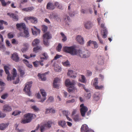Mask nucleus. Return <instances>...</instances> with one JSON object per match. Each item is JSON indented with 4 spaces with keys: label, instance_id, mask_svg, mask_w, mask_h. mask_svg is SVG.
I'll return each mask as SVG.
<instances>
[{
    "label": "nucleus",
    "instance_id": "nucleus-1",
    "mask_svg": "<svg viewBox=\"0 0 132 132\" xmlns=\"http://www.w3.org/2000/svg\"><path fill=\"white\" fill-rule=\"evenodd\" d=\"M74 84V82H70L69 79H67L65 80V85L67 87H69L68 89V91L70 93H75L77 92V89L73 86Z\"/></svg>",
    "mask_w": 132,
    "mask_h": 132
},
{
    "label": "nucleus",
    "instance_id": "nucleus-2",
    "mask_svg": "<svg viewBox=\"0 0 132 132\" xmlns=\"http://www.w3.org/2000/svg\"><path fill=\"white\" fill-rule=\"evenodd\" d=\"M76 55L79 56L82 58H87L89 57L90 55V52L87 50H80L76 49Z\"/></svg>",
    "mask_w": 132,
    "mask_h": 132
},
{
    "label": "nucleus",
    "instance_id": "nucleus-3",
    "mask_svg": "<svg viewBox=\"0 0 132 132\" xmlns=\"http://www.w3.org/2000/svg\"><path fill=\"white\" fill-rule=\"evenodd\" d=\"M63 50L65 52L68 53L72 55H76V49L73 46H65L63 48Z\"/></svg>",
    "mask_w": 132,
    "mask_h": 132
},
{
    "label": "nucleus",
    "instance_id": "nucleus-4",
    "mask_svg": "<svg viewBox=\"0 0 132 132\" xmlns=\"http://www.w3.org/2000/svg\"><path fill=\"white\" fill-rule=\"evenodd\" d=\"M43 41L44 44L46 46H48L49 45L48 39L51 38V37L50 33L47 32L43 35Z\"/></svg>",
    "mask_w": 132,
    "mask_h": 132
},
{
    "label": "nucleus",
    "instance_id": "nucleus-5",
    "mask_svg": "<svg viewBox=\"0 0 132 132\" xmlns=\"http://www.w3.org/2000/svg\"><path fill=\"white\" fill-rule=\"evenodd\" d=\"M40 92L42 97H41V95L39 93H38L37 94V98L40 99L39 102L43 103L46 99V94L45 90L44 89H40Z\"/></svg>",
    "mask_w": 132,
    "mask_h": 132
},
{
    "label": "nucleus",
    "instance_id": "nucleus-6",
    "mask_svg": "<svg viewBox=\"0 0 132 132\" xmlns=\"http://www.w3.org/2000/svg\"><path fill=\"white\" fill-rule=\"evenodd\" d=\"M32 82L30 81L26 83L23 89L24 91L26 92L27 95L30 96L31 94L30 89L32 86Z\"/></svg>",
    "mask_w": 132,
    "mask_h": 132
},
{
    "label": "nucleus",
    "instance_id": "nucleus-7",
    "mask_svg": "<svg viewBox=\"0 0 132 132\" xmlns=\"http://www.w3.org/2000/svg\"><path fill=\"white\" fill-rule=\"evenodd\" d=\"M53 122L51 121H48L47 123H45L43 125L41 126L40 130L41 132H43L45 129H49L51 127Z\"/></svg>",
    "mask_w": 132,
    "mask_h": 132
},
{
    "label": "nucleus",
    "instance_id": "nucleus-8",
    "mask_svg": "<svg viewBox=\"0 0 132 132\" xmlns=\"http://www.w3.org/2000/svg\"><path fill=\"white\" fill-rule=\"evenodd\" d=\"M80 112L81 115L83 117L85 116V113L87 111L88 109L86 106H84L83 104L80 105Z\"/></svg>",
    "mask_w": 132,
    "mask_h": 132
},
{
    "label": "nucleus",
    "instance_id": "nucleus-9",
    "mask_svg": "<svg viewBox=\"0 0 132 132\" xmlns=\"http://www.w3.org/2000/svg\"><path fill=\"white\" fill-rule=\"evenodd\" d=\"M24 118L29 120L30 122L33 119L36 117V116L35 114L30 113H26L24 115Z\"/></svg>",
    "mask_w": 132,
    "mask_h": 132
},
{
    "label": "nucleus",
    "instance_id": "nucleus-10",
    "mask_svg": "<svg viewBox=\"0 0 132 132\" xmlns=\"http://www.w3.org/2000/svg\"><path fill=\"white\" fill-rule=\"evenodd\" d=\"M81 130L82 132H94L89 129L88 126L85 124L82 125Z\"/></svg>",
    "mask_w": 132,
    "mask_h": 132
},
{
    "label": "nucleus",
    "instance_id": "nucleus-11",
    "mask_svg": "<svg viewBox=\"0 0 132 132\" xmlns=\"http://www.w3.org/2000/svg\"><path fill=\"white\" fill-rule=\"evenodd\" d=\"M24 20L26 21L30 20L32 23H36L38 22L37 18L33 16L26 17L24 18Z\"/></svg>",
    "mask_w": 132,
    "mask_h": 132
},
{
    "label": "nucleus",
    "instance_id": "nucleus-12",
    "mask_svg": "<svg viewBox=\"0 0 132 132\" xmlns=\"http://www.w3.org/2000/svg\"><path fill=\"white\" fill-rule=\"evenodd\" d=\"M12 74L13 75V76L12 77H10V75H9V76L7 75L8 76L7 78V80H14V79L15 77H16L17 75V73L16 71V69L15 68H14L13 69Z\"/></svg>",
    "mask_w": 132,
    "mask_h": 132
},
{
    "label": "nucleus",
    "instance_id": "nucleus-13",
    "mask_svg": "<svg viewBox=\"0 0 132 132\" xmlns=\"http://www.w3.org/2000/svg\"><path fill=\"white\" fill-rule=\"evenodd\" d=\"M49 18L51 19H54L57 20H58L60 19L58 15L57 14L55 13H52L50 14Z\"/></svg>",
    "mask_w": 132,
    "mask_h": 132
},
{
    "label": "nucleus",
    "instance_id": "nucleus-14",
    "mask_svg": "<svg viewBox=\"0 0 132 132\" xmlns=\"http://www.w3.org/2000/svg\"><path fill=\"white\" fill-rule=\"evenodd\" d=\"M46 8L48 10H52L55 8V5H54L52 3L50 2L47 4Z\"/></svg>",
    "mask_w": 132,
    "mask_h": 132
},
{
    "label": "nucleus",
    "instance_id": "nucleus-15",
    "mask_svg": "<svg viewBox=\"0 0 132 132\" xmlns=\"http://www.w3.org/2000/svg\"><path fill=\"white\" fill-rule=\"evenodd\" d=\"M3 110L5 112H10L12 110V109L11 106L8 104H5L3 107Z\"/></svg>",
    "mask_w": 132,
    "mask_h": 132
},
{
    "label": "nucleus",
    "instance_id": "nucleus-16",
    "mask_svg": "<svg viewBox=\"0 0 132 132\" xmlns=\"http://www.w3.org/2000/svg\"><path fill=\"white\" fill-rule=\"evenodd\" d=\"M8 15H9L10 17L12 18L14 21H17L18 20V15L14 13L11 14L8 13H7Z\"/></svg>",
    "mask_w": 132,
    "mask_h": 132
},
{
    "label": "nucleus",
    "instance_id": "nucleus-17",
    "mask_svg": "<svg viewBox=\"0 0 132 132\" xmlns=\"http://www.w3.org/2000/svg\"><path fill=\"white\" fill-rule=\"evenodd\" d=\"M60 79L59 78H55L54 80L53 83V86L54 88H58L59 87V85L57 84V83L59 82L60 81Z\"/></svg>",
    "mask_w": 132,
    "mask_h": 132
},
{
    "label": "nucleus",
    "instance_id": "nucleus-18",
    "mask_svg": "<svg viewBox=\"0 0 132 132\" xmlns=\"http://www.w3.org/2000/svg\"><path fill=\"white\" fill-rule=\"evenodd\" d=\"M93 25L90 21H87L84 23L85 28L86 29H89L91 28Z\"/></svg>",
    "mask_w": 132,
    "mask_h": 132
},
{
    "label": "nucleus",
    "instance_id": "nucleus-19",
    "mask_svg": "<svg viewBox=\"0 0 132 132\" xmlns=\"http://www.w3.org/2000/svg\"><path fill=\"white\" fill-rule=\"evenodd\" d=\"M77 40L81 44H84V42L83 38L81 36L79 35H78L76 38Z\"/></svg>",
    "mask_w": 132,
    "mask_h": 132
},
{
    "label": "nucleus",
    "instance_id": "nucleus-20",
    "mask_svg": "<svg viewBox=\"0 0 132 132\" xmlns=\"http://www.w3.org/2000/svg\"><path fill=\"white\" fill-rule=\"evenodd\" d=\"M23 46L24 47H23L21 50L23 52H26L28 50L29 45L28 43H25L23 44Z\"/></svg>",
    "mask_w": 132,
    "mask_h": 132
},
{
    "label": "nucleus",
    "instance_id": "nucleus-21",
    "mask_svg": "<svg viewBox=\"0 0 132 132\" xmlns=\"http://www.w3.org/2000/svg\"><path fill=\"white\" fill-rule=\"evenodd\" d=\"M16 27L17 29L21 28L25 29H26V26L24 23H17L16 25Z\"/></svg>",
    "mask_w": 132,
    "mask_h": 132
},
{
    "label": "nucleus",
    "instance_id": "nucleus-22",
    "mask_svg": "<svg viewBox=\"0 0 132 132\" xmlns=\"http://www.w3.org/2000/svg\"><path fill=\"white\" fill-rule=\"evenodd\" d=\"M47 74L46 73L44 74H41L40 73H38V77L40 79L43 81H44L46 79V75Z\"/></svg>",
    "mask_w": 132,
    "mask_h": 132
},
{
    "label": "nucleus",
    "instance_id": "nucleus-23",
    "mask_svg": "<svg viewBox=\"0 0 132 132\" xmlns=\"http://www.w3.org/2000/svg\"><path fill=\"white\" fill-rule=\"evenodd\" d=\"M11 58L16 62H18L19 60L18 55L16 53H14L12 55Z\"/></svg>",
    "mask_w": 132,
    "mask_h": 132
},
{
    "label": "nucleus",
    "instance_id": "nucleus-24",
    "mask_svg": "<svg viewBox=\"0 0 132 132\" xmlns=\"http://www.w3.org/2000/svg\"><path fill=\"white\" fill-rule=\"evenodd\" d=\"M100 94L99 93H95L93 96L94 99L96 101H98L100 99Z\"/></svg>",
    "mask_w": 132,
    "mask_h": 132
},
{
    "label": "nucleus",
    "instance_id": "nucleus-25",
    "mask_svg": "<svg viewBox=\"0 0 132 132\" xmlns=\"http://www.w3.org/2000/svg\"><path fill=\"white\" fill-rule=\"evenodd\" d=\"M3 40L4 39L2 35L0 34V49L3 48L4 47V46L3 44Z\"/></svg>",
    "mask_w": 132,
    "mask_h": 132
},
{
    "label": "nucleus",
    "instance_id": "nucleus-26",
    "mask_svg": "<svg viewBox=\"0 0 132 132\" xmlns=\"http://www.w3.org/2000/svg\"><path fill=\"white\" fill-rule=\"evenodd\" d=\"M39 43V40L38 39L36 38L33 41L32 45L33 46H36L38 45Z\"/></svg>",
    "mask_w": 132,
    "mask_h": 132
},
{
    "label": "nucleus",
    "instance_id": "nucleus-27",
    "mask_svg": "<svg viewBox=\"0 0 132 132\" xmlns=\"http://www.w3.org/2000/svg\"><path fill=\"white\" fill-rule=\"evenodd\" d=\"M59 125L62 127L64 128L66 126V123L65 122L63 121L60 120L58 121Z\"/></svg>",
    "mask_w": 132,
    "mask_h": 132
},
{
    "label": "nucleus",
    "instance_id": "nucleus-28",
    "mask_svg": "<svg viewBox=\"0 0 132 132\" xmlns=\"http://www.w3.org/2000/svg\"><path fill=\"white\" fill-rule=\"evenodd\" d=\"M23 62L26 64V65L29 68H31L32 66L31 64H29L28 61L26 60L23 59L22 60Z\"/></svg>",
    "mask_w": 132,
    "mask_h": 132
},
{
    "label": "nucleus",
    "instance_id": "nucleus-29",
    "mask_svg": "<svg viewBox=\"0 0 132 132\" xmlns=\"http://www.w3.org/2000/svg\"><path fill=\"white\" fill-rule=\"evenodd\" d=\"M18 69L20 73L21 76H22L24 74L25 72L24 70H23V68L22 67H19Z\"/></svg>",
    "mask_w": 132,
    "mask_h": 132
},
{
    "label": "nucleus",
    "instance_id": "nucleus-30",
    "mask_svg": "<svg viewBox=\"0 0 132 132\" xmlns=\"http://www.w3.org/2000/svg\"><path fill=\"white\" fill-rule=\"evenodd\" d=\"M0 1L1 3L2 6H5L11 3V2L10 1L6 2L4 0H0Z\"/></svg>",
    "mask_w": 132,
    "mask_h": 132
},
{
    "label": "nucleus",
    "instance_id": "nucleus-31",
    "mask_svg": "<svg viewBox=\"0 0 132 132\" xmlns=\"http://www.w3.org/2000/svg\"><path fill=\"white\" fill-rule=\"evenodd\" d=\"M71 4H69V5L68 6V12L69 13V15L71 17H72L75 14V12H73L72 13L70 11V9H71L70 7V6Z\"/></svg>",
    "mask_w": 132,
    "mask_h": 132
},
{
    "label": "nucleus",
    "instance_id": "nucleus-32",
    "mask_svg": "<svg viewBox=\"0 0 132 132\" xmlns=\"http://www.w3.org/2000/svg\"><path fill=\"white\" fill-rule=\"evenodd\" d=\"M104 62V61L103 59V57L101 56L98 57V63L99 64L102 65Z\"/></svg>",
    "mask_w": 132,
    "mask_h": 132
},
{
    "label": "nucleus",
    "instance_id": "nucleus-33",
    "mask_svg": "<svg viewBox=\"0 0 132 132\" xmlns=\"http://www.w3.org/2000/svg\"><path fill=\"white\" fill-rule=\"evenodd\" d=\"M42 55L44 57H41L40 58V59H43L45 60H47L48 58V56L46 53H44L42 54Z\"/></svg>",
    "mask_w": 132,
    "mask_h": 132
},
{
    "label": "nucleus",
    "instance_id": "nucleus-34",
    "mask_svg": "<svg viewBox=\"0 0 132 132\" xmlns=\"http://www.w3.org/2000/svg\"><path fill=\"white\" fill-rule=\"evenodd\" d=\"M54 4L55 5V6H57L59 9L60 10L62 9V5L60 4L58 2H55L54 3Z\"/></svg>",
    "mask_w": 132,
    "mask_h": 132
},
{
    "label": "nucleus",
    "instance_id": "nucleus-35",
    "mask_svg": "<svg viewBox=\"0 0 132 132\" xmlns=\"http://www.w3.org/2000/svg\"><path fill=\"white\" fill-rule=\"evenodd\" d=\"M4 69L6 73L8 76L9 75H10L9 70L10 69L9 67L8 66H5L4 67Z\"/></svg>",
    "mask_w": 132,
    "mask_h": 132
},
{
    "label": "nucleus",
    "instance_id": "nucleus-36",
    "mask_svg": "<svg viewBox=\"0 0 132 132\" xmlns=\"http://www.w3.org/2000/svg\"><path fill=\"white\" fill-rule=\"evenodd\" d=\"M24 33L25 37L27 38L29 36V34L28 29H26L24 30Z\"/></svg>",
    "mask_w": 132,
    "mask_h": 132
},
{
    "label": "nucleus",
    "instance_id": "nucleus-37",
    "mask_svg": "<svg viewBox=\"0 0 132 132\" xmlns=\"http://www.w3.org/2000/svg\"><path fill=\"white\" fill-rule=\"evenodd\" d=\"M103 38H105L107 37V34L108 33V31L107 29L105 28L103 29Z\"/></svg>",
    "mask_w": 132,
    "mask_h": 132
},
{
    "label": "nucleus",
    "instance_id": "nucleus-38",
    "mask_svg": "<svg viewBox=\"0 0 132 132\" xmlns=\"http://www.w3.org/2000/svg\"><path fill=\"white\" fill-rule=\"evenodd\" d=\"M62 64L64 66L67 67H69L70 65L69 62L68 60H67L65 62H63Z\"/></svg>",
    "mask_w": 132,
    "mask_h": 132
},
{
    "label": "nucleus",
    "instance_id": "nucleus-39",
    "mask_svg": "<svg viewBox=\"0 0 132 132\" xmlns=\"http://www.w3.org/2000/svg\"><path fill=\"white\" fill-rule=\"evenodd\" d=\"M7 125L6 124L3 123L0 124V129L1 130H4L7 127Z\"/></svg>",
    "mask_w": 132,
    "mask_h": 132
},
{
    "label": "nucleus",
    "instance_id": "nucleus-40",
    "mask_svg": "<svg viewBox=\"0 0 132 132\" xmlns=\"http://www.w3.org/2000/svg\"><path fill=\"white\" fill-rule=\"evenodd\" d=\"M21 112L18 110H16L13 112L12 113V115H14V116H17L21 113Z\"/></svg>",
    "mask_w": 132,
    "mask_h": 132
},
{
    "label": "nucleus",
    "instance_id": "nucleus-41",
    "mask_svg": "<svg viewBox=\"0 0 132 132\" xmlns=\"http://www.w3.org/2000/svg\"><path fill=\"white\" fill-rule=\"evenodd\" d=\"M80 81L81 82L84 83L86 82L85 78L84 76L81 75V79L80 80Z\"/></svg>",
    "mask_w": 132,
    "mask_h": 132
},
{
    "label": "nucleus",
    "instance_id": "nucleus-42",
    "mask_svg": "<svg viewBox=\"0 0 132 132\" xmlns=\"http://www.w3.org/2000/svg\"><path fill=\"white\" fill-rule=\"evenodd\" d=\"M54 69L55 71L56 72H60L61 70V68L57 65L54 67Z\"/></svg>",
    "mask_w": 132,
    "mask_h": 132
},
{
    "label": "nucleus",
    "instance_id": "nucleus-43",
    "mask_svg": "<svg viewBox=\"0 0 132 132\" xmlns=\"http://www.w3.org/2000/svg\"><path fill=\"white\" fill-rule=\"evenodd\" d=\"M98 78H96L94 80V82L93 84L94 86L95 87L96 86L98 85Z\"/></svg>",
    "mask_w": 132,
    "mask_h": 132
},
{
    "label": "nucleus",
    "instance_id": "nucleus-44",
    "mask_svg": "<svg viewBox=\"0 0 132 132\" xmlns=\"http://www.w3.org/2000/svg\"><path fill=\"white\" fill-rule=\"evenodd\" d=\"M34 28L36 29V30L35 31H33L32 29V32L33 34L35 35H37V31L38 33H39L40 32V30L39 29H36V28L35 27H34Z\"/></svg>",
    "mask_w": 132,
    "mask_h": 132
},
{
    "label": "nucleus",
    "instance_id": "nucleus-45",
    "mask_svg": "<svg viewBox=\"0 0 132 132\" xmlns=\"http://www.w3.org/2000/svg\"><path fill=\"white\" fill-rule=\"evenodd\" d=\"M41 49V47H40L37 46L33 48V51L34 52L36 53L38 52V50H40Z\"/></svg>",
    "mask_w": 132,
    "mask_h": 132
},
{
    "label": "nucleus",
    "instance_id": "nucleus-46",
    "mask_svg": "<svg viewBox=\"0 0 132 132\" xmlns=\"http://www.w3.org/2000/svg\"><path fill=\"white\" fill-rule=\"evenodd\" d=\"M60 34L62 36L63 38L62 39V41L63 42H64L67 40V38L66 36H65L64 34L62 32H61Z\"/></svg>",
    "mask_w": 132,
    "mask_h": 132
},
{
    "label": "nucleus",
    "instance_id": "nucleus-47",
    "mask_svg": "<svg viewBox=\"0 0 132 132\" xmlns=\"http://www.w3.org/2000/svg\"><path fill=\"white\" fill-rule=\"evenodd\" d=\"M33 63L35 67H38L39 65V61H38L33 62Z\"/></svg>",
    "mask_w": 132,
    "mask_h": 132
},
{
    "label": "nucleus",
    "instance_id": "nucleus-48",
    "mask_svg": "<svg viewBox=\"0 0 132 132\" xmlns=\"http://www.w3.org/2000/svg\"><path fill=\"white\" fill-rule=\"evenodd\" d=\"M31 108L33 109L35 111H39V109L35 105L32 106Z\"/></svg>",
    "mask_w": 132,
    "mask_h": 132
},
{
    "label": "nucleus",
    "instance_id": "nucleus-49",
    "mask_svg": "<svg viewBox=\"0 0 132 132\" xmlns=\"http://www.w3.org/2000/svg\"><path fill=\"white\" fill-rule=\"evenodd\" d=\"M62 48V46L60 43H59L56 47L57 50L58 52H60Z\"/></svg>",
    "mask_w": 132,
    "mask_h": 132
},
{
    "label": "nucleus",
    "instance_id": "nucleus-50",
    "mask_svg": "<svg viewBox=\"0 0 132 132\" xmlns=\"http://www.w3.org/2000/svg\"><path fill=\"white\" fill-rule=\"evenodd\" d=\"M30 122L29 120H28L26 118L22 120L21 121V123L23 124L27 123Z\"/></svg>",
    "mask_w": 132,
    "mask_h": 132
},
{
    "label": "nucleus",
    "instance_id": "nucleus-51",
    "mask_svg": "<svg viewBox=\"0 0 132 132\" xmlns=\"http://www.w3.org/2000/svg\"><path fill=\"white\" fill-rule=\"evenodd\" d=\"M67 74L68 76H70V77L72 76V75L73 74V71L72 70H69L68 71Z\"/></svg>",
    "mask_w": 132,
    "mask_h": 132
},
{
    "label": "nucleus",
    "instance_id": "nucleus-52",
    "mask_svg": "<svg viewBox=\"0 0 132 132\" xmlns=\"http://www.w3.org/2000/svg\"><path fill=\"white\" fill-rule=\"evenodd\" d=\"M73 119L75 121H79V115L78 114H76L73 117Z\"/></svg>",
    "mask_w": 132,
    "mask_h": 132
},
{
    "label": "nucleus",
    "instance_id": "nucleus-53",
    "mask_svg": "<svg viewBox=\"0 0 132 132\" xmlns=\"http://www.w3.org/2000/svg\"><path fill=\"white\" fill-rule=\"evenodd\" d=\"M54 100V98L52 96H50L47 101V102L49 103L52 102Z\"/></svg>",
    "mask_w": 132,
    "mask_h": 132
},
{
    "label": "nucleus",
    "instance_id": "nucleus-54",
    "mask_svg": "<svg viewBox=\"0 0 132 132\" xmlns=\"http://www.w3.org/2000/svg\"><path fill=\"white\" fill-rule=\"evenodd\" d=\"M7 36L9 38L11 39L13 38L14 36L12 32L9 33L7 34Z\"/></svg>",
    "mask_w": 132,
    "mask_h": 132
},
{
    "label": "nucleus",
    "instance_id": "nucleus-55",
    "mask_svg": "<svg viewBox=\"0 0 132 132\" xmlns=\"http://www.w3.org/2000/svg\"><path fill=\"white\" fill-rule=\"evenodd\" d=\"M62 113L66 117L68 116L70 113L68 111L65 110L63 111H62Z\"/></svg>",
    "mask_w": 132,
    "mask_h": 132
},
{
    "label": "nucleus",
    "instance_id": "nucleus-56",
    "mask_svg": "<svg viewBox=\"0 0 132 132\" xmlns=\"http://www.w3.org/2000/svg\"><path fill=\"white\" fill-rule=\"evenodd\" d=\"M96 89L100 90L104 88V86H103L101 85L98 86V85L96 86L95 87Z\"/></svg>",
    "mask_w": 132,
    "mask_h": 132
},
{
    "label": "nucleus",
    "instance_id": "nucleus-57",
    "mask_svg": "<svg viewBox=\"0 0 132 132\" xmlns=\"http://www.w3.org/2000/svg\"><path fill=\"white\" fill-rule=\"evenodd\" d=\"M8 94L7 93H5L1 96V98L3 99H5V98L7 97Z\"/></svg>",
    "mask_w": 132,
    "mask_h": 132
},
{
    "label": "nucleus",
    "instance_id": "nucleus-58",
    "mask_svg": "<svg viewBox=\"0 0 132 132\" xmlns=\"http://www.w3.org/2000/svg\"><path fill=\"white\" fill-rule=\"evenodd\" d=\"M75 101V99H72L71 100H68L66 102V103L67 104L70 103H73Z\"/></svg>",
    "mask_w": 132,
    "mask_h": 132
},
{
    "label": "nucleus",
    "instance_id": "nucleus-59",
    "mask_svg": "<svg viewBox=\"0 0 132 132\" xmlns=\"http://www.w3.org/2000/svg\"><path fill=\"white\" fill-rule=\"evenodd\" d=\"M93 45L94 48H97L98 47V45L96 41H94L93 42Z\"/></svg>",
    "mask_w": 132,
    "mask_h": 132
},
{
    "label": "nucleus",
    "instance_id": "nucleus-60",
    "mask_svg": "<svg viewBox=\"0 0 132 132\" xmlns=\"http://www.w3.org/2000/svg\"><path fill=\"white\" fill-rule=\"evenodd\" d=\"M6 116L5 114L2 113V112H0V118H3L5 117Z\"/></svg>",
    "mask_w": 132,
    "mask_h": 132
},
{
    "label": "nucleus",
    "instance_id": "nucleus-61",
    "mask_svg": "<svg viewBox=\"0 0 132 132\" xmlns=\"http://www.w3.org/2000/svg\"><path fill=\"white\" fill-rule=\"evenodd\" d=\"M6 43L7 46L8 47H11L12 46V45L10 43V42L8 40H6Z\"/></svg>",
    "mask_w": 132,
    "mask_h": 132
},
{
    "label": "nucleus",
    "instance_id": "nucleus-62",
    "mask_svg": "<svg viewBox=\"0 0 132 132\" xmlns=\"http://www.w3.org/2000/svg\"><path fill=\"white\" fill-rule=\"evenodd\" d=\"M12 43L13 44H18V42L15 39H13L12 40Z\"/></svg>",
    "mask_w": 132,
    "mask_h": 132
},
{
    "label": "nucleus",
    "instance_id": "nucleus-63",
    "mask_svg": "<svg viewBox=\"0 0 132 132\" xmlns=\"http://www.w3.org/2000/svg\"><path fill=\"white\" fill-rule=\"evenodd\" d=\"M47 29V27L45 26H43L42 28V30L44 32L46 31Z\"/></svg>",
    "mask_w": 132,
    "mask_h": 132
},
{
    "label": "nucleus",
    "instance_id": "nucleus-64",
    "mask_svg": "<svg viewBox=\"0 0 132 132\" xmlns=\"http://www.w3.org/2000/svg\"><path fill=\"white\" fill-rule=\"evenodd\" d=\"M93 41H92L91 40H90L89 41H88L87 44V46H90L91 45V44H93Z\"/></svg>",
    "mask_w": 132,
    "mask_h": 132
}]
</instances>
